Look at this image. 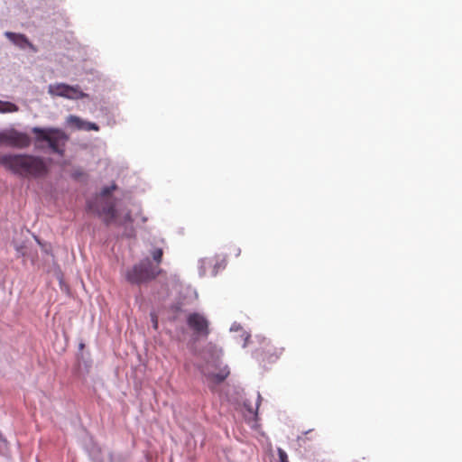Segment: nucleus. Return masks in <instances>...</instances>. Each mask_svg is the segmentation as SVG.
I'll return each instance as SVG.
<instances>
[{
	"label": "nucleus",
	"mask_w": 462,
	"mask_h": 462,
	"mask_svg": "<svg viewBox=\"0 0 462 462\" xmlns=\"http://www.w3.org/2000/svg\"><path fill=\"white\" fill-rule=\"evenodd\" d=\"M0 164L23 177H42L48 171L43 159L30 154H0Z\"/></svg>",
	"instance_id": "obj_1"
},
{
	"label": "nucleus",
	"mask_w": 462,
	"mask_h": 462,
	"mask_svg": "<svg viewBox=\"0 0 462 462\" xmlns=\"http://www.w3.org/2000/svg\"><path fill=\"white\" fill-rule=\"evenodd\" d=\"M116 189V185L104 188L100 194L96 197L94 201H88V209L99 216H104L107 223L117 221L116 210L112 199L109 197Z\"/></svg>",
	"instance_id": "obj_2"
},
{
	"label": "nucleus",
	"mask_w": 462,
	"mask_h": 462,
	"mask_svg": "<svg viewBox=\"0 0 462 462\" xmlns=\"http://www.w3.org/2000/svg\"><path fill=\"white\" fill-rule=\"evenodd\" d=\"M32 131L36 134V146H48L52 152L60 155L63 154V148L68 141V136L62 131L38 127H34Z\"/></svg>",
	"instance_id": "obj_3"
},
{
	"label": "nucleus",
	"mask_w": 462,
	"mask_h": 462,
	"mask_svg": "<svg viewBox=\"0 0 462 462\" xmlns=\"http://www.w3.org/2000/svg\"><path fill=\"white\" fill-rule=\"evenodd\" d=\"M201 373L205 377V382L209 388L213 389L221 383L229 374L227 365H223L219 360V354L216 350V357L212 361H208L206 365L200 367Z\"/></svg>",
	"instance_id": "obj_4"
},
{
	"label": "nucleus",
	"mask_w": 462,
	"mask_h": 462,
	"mask_svg": "<svg viewBox=\"0 0 462 462\" xmlns=\"http://www.w3.org/2000/svg\"><path fill=\"white\" fill-rule=\"evenodd\" d=\"M158 273V267L152 266L151 261L145 258L126 271L125 279L132 284H141L155 278Z\"/></svg>",
	"instance_id": "obj_5"
},
{
	"label": "nucleus",
	"mask_w": 462,
	"mask_h": 462,
	"mask_svg": "<svg viewBox=\"0 0 462 462\" xmlns=\"http://www.w3.org/2000/svg\"><path fill=\"white\" fill-rule=\"evenodd\" d=\"M48 94L52 97H63L69 100H78L88 97L79 85L66 83H52L48 86Z\"/></svg>",
	"instance_id": "obj_6"
},
{
	"label": "nucleus",
	"mask_w": 462,
	"mask_h": 462,
	"mask_svg": "<svg viewBox=\"0 0 462 462\" xmlns=\"http://www.w3.org/2000/svg\"><path fill=\"white\" fill-rule=\"evenodd\" d=\"M30 137L22 132L14 128L0 131V144L15 147L24 148L30 144Z\"/></svg>",
	"instance_id": "obj_7"
},
{
	"label": "nucleus",
	"mask_w": 462,
	"mask_h": 462,
	"mask_svg": "<svg viewBox=\"0 0 462 462\" xmlns=\"http://www.w3.org/2000/svg\"><path fill=\"white\" fill-rule=\"evenodd\" d=\"M189 327L199 336L207 337L209 333L208 319L199 313L189 314L187 319Z\"/></svg>",
	"instance_id": "obj_8"
},
{
	"label": "nucleus",
	"mask_w": 462,
	"mask_h": 462,
	"mask_svg": "<svg viewBox=\"0 0 462 462\" xmlns=\"http://www.w3.org/2000/svg\"><path fill=\"white\" fill-rule=\"evenodd\" d=\"M5 36L10 40L15 46L24 50L29 48L33 52L37 51V48L28 40L24 34L5 32Z\"/></svg>",
	"instance_id": "obj_9"
},
{
	"label": "nucleus",
	"mask_w": 462,
	"mask_h": 462,
	"mask_svg": "<svg viewBox=\"0 0 462 462\" xmlns=\"http://www.w3.org/2000/svg\"><path fill=\"white\" fill-rule=\"evenodd\" d=\"M69 123L71 125L76 124L79 129H84L87 131L90 130H97L98 127L96 124L93 123H85V122H79V117H69Z\"/></svg>",
	"instance_id": "obj_10"
},
{
	"label": "nucleus",
	"mask_w": 462,
	"mask_h": 462,
	"mask_svg": "<svg viewBox=\"0 0 462 462\" xmlns=\"http://www.w3.org/2000/svg\"><path fill=\"white\" fill-rule=\"evenodd\" d=\"M18 112V107L15 104L0 100V114L6 113H16Z\"/></svg>",
	"instance_id": "obj_11"
},
{
	"label": "nucleus",
	"mask_w": 462,
	"mask_h": 462,
	"mask_svg": "<svg viewBox=\"0 0 462 462\" xmlns=\"http://www.w3.org/2000/svg\"><path fill=\"white\" fill-rule=\"evenodd\" d=\"M261 399H262L261 394L259 393H257V399H256V403H255V407L254 408L252 407V406L247 405V403H245V406L247 408V410H248V411L250 413H253L254 415L257 414V410L259 408Z\"/></svg>",
	"instance_id": "obj_12"
},
{
	"label": "nucleus",
	"mask_w": 462,
	"mask_h": 462,
	"mask_svg": "<svg viewBox=\"0 0 462 462\" xmlns=\"http://www.w3.org/2000/svg\"><path fill=\"white\" fill-rule=\"evenodd\" d=\"M152 256L157 263H161L162 257V250L160 248L154 249L152 252Z\"/></svg>",
	"instance_id": "obj_13"
},
{
	"label": "nucleus",
	"mask_w": 462,
	"mask_h": 462,
	"mask_svg": "<svg viewBox=\"0 0 462 462\" xmlns=\"http://www.w3.org/2000/svg\"><path fill=\"white\" fill-rule=\"evenodd\" d=\"M280 462H289L287 453L281 448L277 450Z\"/></svg>",
	"instance_id": "obj_14"
},
{
	"label": "nucleus",
	"mask_w": 462,
	"mask_h": 462,
	"mask_svg": "<svg viewBox=\"0 0 462 462\" xmlns=\"http://www.w3.org/2000/svg\"><path fill=\"white\" fill-rule=\"evenodd\" d=\"M199 263H200L199 274H200V276H204L206 274V267H205L206 260H200Z\"/></svg>",
	"instance_id": "obj_15"
},
{
	"label": "nucleus",
	"mask_w": 462,
	"mask_h": 462,
	"mask_svg": "<svg viewBox=\"0 0 462 462\" xmlns=\"http://www.w3.org/2000/svg\"><path fill=\"white\" fill-rule=\"evenodd\" d=\"M216 350L218 352L219 354V356H221V351L217 349L216 347H211V352H212V355H211V359H207V356H204V359H206V362L208 361H212L214 357H216ZM207 363H205L206 365Z\"/></svg>",
	"instance_id": "obj_16"
},
{
	"label": "nucleus",
	"mask_w": 462,
	"mask_h": 462,
	"mask_svg": "<svg viewBox=\"0 0 462 462\" xmlns=\"http://www.w3.org/2000/svg\"><path fill=\"white\" fill-rule=\"evenodd\" d=\"M241 328L240 325L239 324H236V323H234L231 328H230V330L231 331H237Z\"/></svg>",
	"instance_id": "obj_17"
},
{
	"label": "nucleus",
	"mask_w": 462,
	"mask_h": 462,
	"mask_svg": "<svg viewBox=\"0 0 462 462\" xmlns=\"http://www.w3.org/2000/svg\"><path fill=\"white\" fill-rule=\"evenodd\" d=\"M126 222H132V218H131V216L129 213H126L124 217V223H126Z\"/></svg>",
	"instance_id": "obj_18"
},
{
	"label": "nucleus",
	"mask_w": 462,
	"mask_h": 462,
	"mask_svg": "<svg viewBox=\"0 0 462 462\" xmlns=\"http://www.w3.org/2000/svg\"><path fill=\"white\" fill-rule=\"evenodd\" d=\"M152 321L153 328H157V325H158L157 319L153 315H152Z\"/></svg>",
	"instance_id": "obj_19"
},
{
	"label": "nucleus",
	"mask_w": 462,
	"mask_h": 462,
	"mask_svg": "<svg viewBox=\"0 0 462 462\" xmlns=\"http://www.w3.org/2000/svg\"><path fill=\"white\" fill-rule=\"evenodd\" d=\"M16 250L19 254H21L22 255H24V252L22 250V247H16Z\"/></svg>",
	"instance_id": "obj_20"
},
{
	"label": "nucleus",
	"mask_w": 462,
	"mask_h": 462,
	"mask_svg": "<svg viewBox=\"0 0 462 462\" xmlns=\"http://www.w3.org/2000/svg\"><path fill=\"white\" fill-rule=\"evenodd\" d=\"M248 337H249V335H248V334H246V336H245V341L248 339Z\"/></svg>",
	"instance_id": "obj_21"
}]
</instances>
